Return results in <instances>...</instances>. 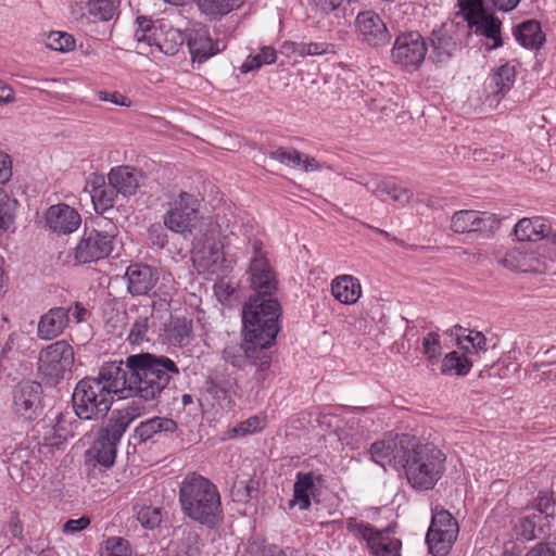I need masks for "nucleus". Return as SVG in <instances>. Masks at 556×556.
<instances>
[{"label": "nucleus", "instance_id": "obj_61", "mask_svg": "<svg viewBox=\"0 0 556 556\" xmlns=\"http://www.w3.org/2000/svg\"><path fill=\"white\" fill-rule=\"evenodd\" d=\"M97 96H98L99 100L109 101L116 105H121V106H130L131 105V101L127 97H125L124 94H122L117 91H114V92L99 91L97 93Z\"/></svg>", "mask_w": 556, "mask_h": 556}, {"label": "nucleus", "instance_id": "obj_47", "mask_svg": "<svg viewBox=\"0 0 556 556\" xmlns=\"http://www.w3.org/2000/svg\"><path fill=\"white\" fill-rule=\"evenodd\" d=\"M454 529L455 532H459V527L456 519L445 509L435 507L433 509L431 525L429 529Z\"/></svg>", "mask_w": 556, "mask_h": 556}, {"label": "nucleus", "instance_id": "obj_11", "mask_svg": "<svg viewBox=\"0 0 556 556\" xmlns=\"http://www.w3.org/2000/svg\"><path fill=\"white\" fill-rule=\"evenodd\" d=\"M427 51L425 38L417 31H408L396 37L391 55L394 63L415 71L424 63Z\"/></svg>", "mask_w": 556, "mask_h": 556}, {"label": "nucleus", "instance_id": "obj_21", "mask_svg": "<svg viewBox=\"0 0 556 556\" xmlns=\"http://www.w3.org/2000/svg\"><path fill=\"white\" fill-rule=\"evenodd\" d=\"M551 226L542 216L521 218L514 228V233L519 241H538L546 237Z\"/></svg>", "mask_w": 556, "mask_h": 556}, {"label": "nucleus", "instance_id": "obj_63", "mask_svg": "<svg viewBox=\"0 0 556 556\" xmlns=\"http://www.w3.org/2000/svg\"><path fill=\"white\" fill-rule=\"evenodd\" d=\"M388 181L380 179L377 175H371L367 180H361L359 184L374 194H379L386 189Z\"/></svg>", "mask_w": 556, "mask_h": 556}, {"label": "nucleus", "instance_id": "obj_39", "mask_svg": "<svg viewBox=\"0 0 556 556\" xmlns=\"http://www.w3.org/2000/svg\"><path fill=\"white\" fill-rule=\"evenodd\" d=\"M430 43L432 50L429 59L434 63L446 62L451 58L452 51L455 47V43L451 37L444 36L437 31L432 33L430 37Z\"/></svg>", "mask_w": 556, "mask_h": 556}, {"label": "nucleus", "instance_id": "obj_52", "mask_svg": "<svg viewBox=\"0 0 556 556\" xmlns=\"http://www.w3.org/2000/svg\"><path fill=\"white\" fill-rule=\"evenodd\" d=\"M267 349H257L256 353H254V357L250 359L251 364L257 366L254 378L258 383H262L266 374L270 367V356L266 352Z\"/></svg>", "mask_w": 556, "mask_h": 556}, {"label": "nucleus", "instance_id": "obj_36", "mask_svg": "<svg viewBox=\"0 0 556 556\" xmlns=\"http://www.w3.org/2000/svg\"><path fill=\"white\" fill-rule=\"evenodd\" d=\"M516 77L515 67L505 64L497 68V71L493 74L491 78V84L493 85V96L500 100L504 97L513 87Z\"/></svg>", "mask_w": 556, "mask_h": 556}, {"label": "nucleus", "instance_id": "obj_18", "mask_svg": "<svg viewBox=\"0 0 556 556\" xmlns=\"http://www.w3.org/2000/svg\"><path fill=\"white\" fill-rule=\"evenodd\" d=\"M468 27L479 36L486 39L489 50L497 49L503 46L501 37L502 22L488 11L467 21Z\"/></svg>", "mask_w": 556, "mask_h": 556}, {"label": "nucleus", "instance_id": "obj_62", "mask_svg": "<svg viewBox=\"0 0 556 556\" xmlns=\"http://www.w3.org/2000/svg\"><path fill=\"white\" fill-rule=\"evenodd\" d=\"M12 177V161L11 157L0 152V184H7Z\"/></svg>", "mask_w": 556, "mask_h": 556}, {"label": "nucleus", "instance_id": "obj_14", "mask_svg": "<svg viewBox=\"0 0 556 556\" xmlns=\"http://www.w3.org/2000/svg\"><path fill=\"white\" fill-rule=\"evenodd\" d=\"M501 225L497 215L475 210H462L453 214L451 229L456 233L480 232L492 235Z\"/></svg>", "mask_w": 556, "mask_h": 556}, {"label": "nucleus", "instance_id": "obj_26", "mask_svg": "<svg viewBox=\"0 0 556 556\" xmlns=\"http://www.w3.org/2000/svg\"><path fill=\"white\" fill-rule=\"evenodd\" d=\"M458 536V532H455L454 529H429L426 535V542L429 546V551L434 556H446L454 542Z\"/></svg>", "mask_w": 556, "mask_h": 556}, {"label": "nucleus", "instance_id": "obj_53", "mask_svg": "<svg viewBox=\"0 0 556 556\" xmlns=\"http://www.w3.org/2000/svg\"><path fill=\"white\" fill-rule=\"evenodd\" d=\"M381 194H387L390 200L399 206L406 205L413 195L408 189L402 188L390 180L388 181L386 189H383Z\"/></svg>", "mask_w": 556, "mask_h": 556}, {"label": "nucleus", "instance_id": "obj_4", "mask_svg": "<svg viewBox=\"0 0 556 556\" xmlns=\"http://www.w3.org/2000/svg\"><path fill=\"white\" fill-rule=\"evenodd\" d=\"M445 454L431 443L421 444L414 438L402 467L415 490H432L445 470Z\"/></svg>", "mask_w": 556, "mask_h": 556}, {"label": "nucleus", "instance_id": "obj_46", "mask_svg": "<svg viewBox=\"0 0 556 556\" xmlns=\"http://www.w3.org/2000/svg\"><path fill=\"white\" fill-rule=\"evenodd\" d=\"M101 556H132V551L124 538L110 536L103 543Z\"/></svg>", "mask_w": 556, "mask_h": 556}, {"label": "nucleus", "instance_id": "obj_60", "mask_svg": "<svg viewBox=\"0 0 556 556\" xmlns=\"http://www.w3.org/2000/svg\"><path fill=\"white\" fill-rule=\"evenodd\" d=\"M348 0H312V5L321 15L339 10Z\"/></svg>", "mask_w": 556, "mask_h": 556}, {"label": "nucleus", "instance_id": "obj_59", "mask_svg": "<svg viewBox=\"0 0 556 556\" xmlns=\"http://www.w3.org/2000/svg\"><path fill=\"white\" fill-rule=\"evenodd\" d=\"M253 488L244 480H237L231 488V495L233 501L245 503L251 497Z\"/></svg>", "mask_w": 556, "mask_h": 556}, {"label": "nucleus", "instance_id": "obj_34", "mask_svg": "<svg viewBox=\"0 0 556 556\" xmlns=\"http://www.w3.org/2000/svg\"><path fill=\"white\" fill-rule=\"evenodd\" d=\"M472 367V359L467 354H459L456 351L447 353L441 362L440 371L442 375L466 376Z\"/></svg>", "mask_w": 556, "mask_h": 556}, {"label": "nucleus", "instance_id": "obj_28", "mask_svg": "<svg viewBox=\"0 0 556 556\" xmlns=\"http://www.w3.org/2000/svg\"><path fill=\"white\" fill-rule=\"evenodd\" d=\"M188 47L193 60L199 62H204L219 52L218 43L214 42L206 31H197L190 36Z\"/></svg>", "mask_w": 556, "mask_h": 556}, {"label": "nucleus", "instance_id": "obj_38", "mask_svg": "<svg viewBox=\"0 0 556 556\" xmlns=\"http://www.w3.org/2000/svg\"><path fill=\"white\" fill-rule=\"evenodd\" d=\"M165 332L172 343L179 345L188 344L192 336L191 321L186 318H172L165 328Z\"/></svg>", "mask_w": 556, "mask_h": 556}, {"label": "nucleus", "instance_id": "obj_51", "mask_svg": "<svg viewBox=\"0 0 556 556\" xmlns=\"http://www.w3.org/2000/svg\"><path fill=\"white\" fill-rule=\"evenodd\" d=\"M200 255V258L206 264L210 265H217L224 260V253L222 251V245L219 242H216L215 240L213 242L207 241L203 245L201 250L197 252Z\"/></svg>", "mask_w": 556, "mask_h": 556}, {"label": "nucleus", "instance_id": "obj_2", "mask_svg": "<svg viewBox=\"0 0 556 556\" xmlns=\"http://www.w3.org/2000/svg\"><path fill=\"white\" fill-rule=\"evenodd\" d=\"M179 504L188 518L210 529L223 521L219 491L201 475L191 472L184 478L179 485Z\"/></svg>", "mask_w": 556, "mask_h": 556}, {"label": "nucleus", "instance_id": "obj_8", "mask_svg": "<svg viewBox=\"0 0 556 556\" xmlns=\"http://www.w3.org/2000/svg\"><path fill=\"white\" fill-rule=\"evenodd\" d=\"M251 249L252 256L247 273L250 287L255 292L253 296H273L278 289L276 271L271 267L260 240L252 241Z\"/></svg>", "mask_w": 556, "mask_h": 556}, {"label": "nucleus", "instance_id": "obj_7", "mask_svg": "<svg viewBox=\"0 0 556 556\" xmlns=\"http://www.w3.org/2000/svg\"><path fill=\"white\" fill-rule=\"evenodd\" d=\"M344 522L349 533L364 541L372 556H401V541L390 535L394 531V526L377 530L370 523L354 517L346 518Z\"/></svg>", "mask_w": 556, "mask_h": 556}, {"label": "nucleus", "instance_id": "obj_50", "mask_svg": "<svg viewBox=\"0 0 556 556\" xmlns=\"http://www.w3.org/2000/svg\"><path fill=\"white\" fill-rule=\"evenodd\" d=\"M47 47L54 51H70L75 47L72 35L62 31H51L48 35Z\"/></svg>", "mask_w": 556, "mask_h": 556}, {"label": "nucleus", "instance_id": "obj_37", "mask_svg": "<svg viewBox=\"0 0 556 556\" xmlns=\"http://www.w3.org/2000/svg\"><path fill=\"white\" fill-rule=\"evenodd\" d=\"M541 520V515L535 511H526L520 515L514 525L517 536L528 541L535 539L536 531H541V527H539Z\"/></svg>", "mask_w": 556, "mask_h": 556}, {"label": "nucleus", "instance_id": "obj_5", "mask_svg": "<svg viewBox=\"0 0 556 556\" xmlns=\"http://www.w3.org/2000/svg\"><path fill=\"white\" fill-rule=\"evenodd\" d=\"M143 412L144 407L136 402H132L124 409L113 412L92 446L94 458L99 464L104 467H110L114 464L116 448L123 434L131 421L141 416Z\"/></svg>", "mask_w": 556, "mask_h": 556}, {"label": "nucleus", "instance_id": "obj_6", "mask_svg": "<svg viewBox=\"0 0 556 556\" xmlns=\"http://www.w3.org/2000/svg\"><path fill=\"white\" fill-rule=\"evenodd\" d=\"M117 227L108 219L97 222V228L85 230L84 236L74 249V260L84 265L108 257L113 251V241Z\"/></svg>", "mask_w": 556, "mask_h": 556}, {"label": "nucleus", "instance_id": "obj_1", "mask_svg": "<svg viewBox=\"0 0 556 556\" xmlns=\"http://www.w3.org/2000/svg\"><path fill=\"white\" fill-rule=\"evenodd\" d=\"M178 375L179 368L173 359L151 353L129 355L125 362L104 363L98 376L86 377L76 384L72 395L75 414L85 420L102 419L114 396L154 401Z\"/></svg>", "mask_w": 556, "mask_h": 556}, {"label": "nucleus", "instance_id": "obj_3", "mask_svg": "<svg viewBox=\"0 0 556 556\" xmlns=\"http://www.w3.org/2000/svg\"><path fill=\"white\" fill-rule=\"evenodd\" d=\"M280 303L273 296H251L242 311L243 330L248 342L268 349L280 330Z\"/></svg>", "mask_w": 556, "mask_h": 556}, {"label": "nucleus", "instance_id": "obj_12", "mask_svg": "<svg viewBox=\"0 0 556 556\" xmlns=\"http://www.w3.org/2000/svg\"><path fill=\"white\" fill-rule=\"evenodd\" d=\"M414 435L396 434L376 441L370 446L371 459L386 467L387 465L396 467L403 464L409 446L414 444Z\"/></svg>", "mask_w": 556, "mask_h": 556}, {"label": "nucleus", "instance_id": "obj_23", "mask_svg": "<svg viewBox=\"0 0 556 556\" xmlns=\"http://www.w3.org/2000/svg\"><path fill=\"white\" fill-rule=\"evenodd\" d=\"M316 491L315 476L313 472H298L293 484V497L289 502L290 507L299 506L301 510H306L311 506V497Z\"/></svg>", "mask_w": 556, "mask_h": 556}, {"label": "nucleus", "instance_id": "obj_54", "mask_svg": "<svg viewBox=\"0 0 556 556\" xmlns=\"http://www.w3.org/2000/svg\"><path fill=\"white\" fill-rule=\"evenodd\" d=\"M336 46L330 42H303L302 58L303 56H316L324 54H334Z\"/></svg>", "mask_w": 556, "mask_h": 556}, {"label": "nucleus", "instance_id": "obj_35", "mask_svg": "<svg viewBox=\"0 0 556 556\" xmlns=\"http://www.w3.org/2000/svg\"><path fill=\"white\" fill-rule=\"evenodd\" d=\"M119 0H88L86 10L92 22H108L117 14Z\"/></svg>", "mask_w": 556, "mask_h": 556}, {"label": "nucleus", "instance_id": "obj_64", "mask_svg": "<svg viewBox=\"0 0 556 556\" xmlns=\"http://www.w3.org/2000/svg\"><path fill=\"white\" fill-rule=\"evenodd\" d=\"M149 238L154 245L164 248L168 242L167 235L163 231L160 225H152L149 228Z\"/></svg>", "mask_w": 556, "mask_h": 556}, {"label": "nucleus", "instance_id": "obj_27", "mask_svg": "<svg viewBox=\"0 0 556 556\" xmlns=\"http://www.w3.org/2000/svg\"><path fill=\"white\" fill-rule=\"evenodd\" d=\"M20 207L17 199L11 197L3 188H0V229L14 233Z\"/></svg>", "mask_w": 556, "mask_h": 556}, {"label": "nucleus", "instance_id": "obj_57", "mask_svg": "<svg viewBox=\"0 0 556 556\" xmlns=\"http://www.w3.org/2000/svg\"><path fill=\"white\" fill-rule=\"evenodd\" d=\"M459 9L466 22L486 11L482 0H459Z\"/></svg>", "mask_w": 556, "mask_h": 556}, {"label": "nucleus", "instance_id": "obj_43", "mask_svg": "<svg viewBox=\"0 0 556 556\" xmlns=\"http://www.w3.org/2000/svg\"><path fill=\"white\" fill-rule=\"evenodd\" d=\"M501 264L513 271L528 273L532 269L529 264V255L518 249L507 251Z\"/></svg>", "mask_w": 556, "mask_h": 556}, {"label": "nucleus", "instance_id": "obj_20", "mask_svg": "<svg viewBox=\"0 0 556 556\" xmlns=\"http://www.w3.org/2000/svg\"><path fill=\"white\" fill-rule=\"evenodd\" d=\"M331 293L337 301L343 304H354L362 295V286L352 275H341L331 282Z\"/></svg>", "mask_w": 556, "mask_h": 556}, {"label": "nucleus", "instance_id": "obj_49", "mask_svg": "<svg viewBox=\"0 0 556 556\" xmlns=\"http://www.w3.org/2000/svg\"><path fill=\"white\" fill-rule=\"evenodd\" d=\"M63 419V415L59 414L55 417L56 425L52 427L51 434L46 433L43 437L42 442L39 443L41 447H47L49 451H52L53 448H59L60 445H62L66 440V434L62 433L61 430V421Z\"/></svg>", "mask_w": 556, "mask_h": 556}, {"label": "nucleus", "instance_id": "obj_58", "mask_svg": "<svg viewBox=\"0 0 556 556\" xmlns=\"http://www.w3.org/2000/svg\"><path fill=\"white\" fill-rule=\"evenodd\" d=\"M264 427V420L261 419L257 416L250 417L249 419L242 421L240 425H238L233 432L237 435H245L250 433H254L258 430H261Z\"/></svg>", "mask_w": 556, "mask_h": 556}, {"label": "nucleus", "instance_id": "obj_30", "mask_svg": "<svg viewBox=\"0 0 556 556\" xmlns=\"http://www.w3.org/2000/svg\"><path fill=\"white\" fill-rule=\"evenodd\" d=\"M516 40L525 48L538 49L544 41L541 25L536 21H527L514 28Z\"/></svg>", "mask_w": 556, "mask_h": 556}, {"label": "nucleus", "instance_id": "obj_22", "mask_svg": "<svg viewBox=\"0 0 556 556\" xmlns=\"http://www.w3.org/2000/svg\"><path fill=\"white\" fill-rule=\"evenodd\" d=\"M141 173L128 166H119L109 173V182L123 195L136 193L140 184Z\"/></svg>", "mask_w": 556, "mask_h": 556}, {"label": "nucleus", "instance_id": "obj_24", "mask_svg": "<svg viewBox=\"0 0 556 556\" xmlns=\"http://www.w3.org/2000/svg\"><path fill=\"white\" fill-rule=\"evenodd\" d=\"M136 23L138 25L135 30L136 48L140 53H144L147 49H150L149 52L153 54L159 39L160 26H155L153 21L146 16H138Z\"/></svg>", "mask_w": 556, "mask_h": 556}, {"label": "nucleus", "instance_id": "obj_15", "mask_svg": "<svg viewBox=\"0 0 556 556\" xmlns=\"http://www.w3.org/2000/svg\"><path fill=\"white\" fill-rule=\"evenodd\" d=\"M42 387L36 381H24L13 390V409L26 420H34L41 412Z\"/></svg>", "mask_w": 556, "mask_h": 556}, {"label": "nucleus", "instance_id": "obj_40", "mask_svg": "<svg viewBox=\"0 0 556 556\" xmlns=\"http://www.w3.org/2000/svg\"><path fill=\"white\" fill-rule=\"evenodd\" d=\"M457 334V345L459 349L464 350L466 354L475 353L479 355L480 353L486 352V338L480 331L470 330L468 334L460 336Z\"/></svg>", "mask_w": 556, "mask_h": 556}, {"label": "nucleus", "instance_id": "obj_19", "mask_svg": "<svg viewBox=\"0 0 556 556\" xmlns=\"http://www.w3.org/2000/svg\"><path fill=\"white\" fill-rule=\"evenodd\" d=\"M70 323V311L66 307H53L43 314L37 327V336L41 340H52L63 333Z\"/></svg>", "mask_w": 556, "mask_h": 556}, {"label": "nucleus", "instance_id": "obj_13", "mask_svg": "<svg viewBox=\"0 0 556 556\" xmlns=\"http://www.w3.org/2000/svg\"><path fill=\"white\" fill-rule=\"evenodd\" d=\"M357 40L371 48L386 46L391 40L387 24L378 13L371 10L359 12L354 21Z\"/></svg>", "mask_w": 556, "mask_h": 556}, {"label": "nucleus", "instance_id": "obj_56", "mask_svg": "<svg viewBox=\"0 0 556 556\" xmlns=\"http://www.w3.org/2000/svg\"><path fill=\"white\" fill-rule=\"evenodd\" d=\"M179 552L185 556H197L200 553V538L195 532L188 531L184 534Z\"/></svg>", "mask_w": 556, "mask_h": 556}, {"label": "nucleus", "instance_id": "obj_9", "mask_svg": "<svg viewBox=\"0 0 556 556\" xmlns=\"http://www.w3.org/2000/svg\"><path fill=\"white\" fill-rule=\"evenodd\" d=\"M74 363L73 348L60 340L42 349L38 357V370L51 382H58L71 370Z\"/></svg>", "mask_w": 556, "mask_h": 556}, {"label": "nucleus", "instance_id": "obj_10", "mask_svg": "<svg viewBox=\"0 0 556 556\" xmlns=\"http://www.w3.org/2000/svg\"><path fill=\"white\" fill-rule=\"evenodd\" d=\"M198 198L188 192H180L163 216L164 226L176 233H191L198 219Z\"/></svg>", "mask_w": 556, "mask_h": 556}, {"label": "nucleus", "instance_id": "obj_17", "mask_svg": "<svg viewBox=\"0 0 556 556\" xmlns=\"http://www.w3.org/2000/svg\"><path fill=\"white\" fill-rule=\"evenodd\" d=\"M125 277L127 279V290L134 296L148 295L159 280L156 270L144 264L129 265Z\"/></svg>", "mask_w": 556, "mask_h": 556}, {"label": "nucleus", "instance_id": "obj_25", "mask_svg": "<svg viewBox=\"0 0 556 556\" xmlns=\"http://www.w3.org/2000/svg\"><path fill=\"white\" fill-rule=\"evenodd\" d=\"M237 379L225 372L216 371L207 380V391L217 399L231 400L238 395Z\"/></svg>", "mask_w": 556, "mask_h": 556}, {"label": "nucleus", "instance_id": "obj_42", "mask_svg": "<svg viewBox=\"0 0 556 556\" xmlns=\"http://www.w3.org/2000/svg\"><path fill=\"white\" fill-rule=\"evenodd\" d=\"M118 191L112 184L103 185L94 188L91 194V199L97 211H106L113 207Z\"/></svg>", "mask_w": 556, "mask_h": 556}, {"label": "nucleus", "instance_id": "obj_41", "mask_svg": "<svg viewBox=\"0 0 556 556\" xmlns=\"http://www.w3.org/2000/svg\"><path fill=\"white\" fill-rule=\"evenodd\" d=\"M134 511L137 520L146 529L157 528L163 519L162 509L152 505H135Z\"/></svg>", "mask_w": 556, "mask_h": 556}, {"label": "nucleus", "instance_id": "obj_45", "mask_svg": "<svg viewBox=\"0 0 556 556\" xmlns=\"http://www.w3.org/2000/svg\"><path fill=\"white\" fill-rule=\"evenodd\" d=\"M276 50L271 47H264L261 52L250 55L241 66L243 73L260 68L263 64H271L276 61Z\"/></svg>", "mask_w": 556, "mask_h": 556}, {"label": "nucleus", "instance_id": "obj_29", "mask_svg": "<svg viewBox=\"0 0 556 556\" xmlns=\"http://www.w3.org/2000/svg\"><path fill=\"white\" fill-rule=\"evenodd\" d=\"M177 430L175 420L166 417H153L140 422L136 428V435L141 441H148L157 433H173Z\"/></svg>", "mask_w": 556, "mask_h": 556}, {"label": "nucleus", "instance_id": "obj_16", "mask_svg": "<svg viewBox=\"0 0 556 556\" xmlns=\"http://www.w3.org/2000/svg\"><path fill=\"white\" fill-rule=\"evenodd\" d=\"M43 218L45 226L59 236L73 233L81 225V216L78 211L65 203L49 206Z\"/></svg>", "mask_w": 556, "mask_h": 556}, {"label": "nucleus", "instance_id": "obj_44", "mask_svg": "<svg viewBox=\"0 0 556 556\" xmlns=\"http://www.w3.org/2000/svg\"><path fill=\"white\" fill-rule=\"evenodd\" d=\"M422 352L429 365L434 366L439 363L442 355V345L439 333L429 332L424 337Z\"/></svg>", "mask_w": 556, "mask_h": 556}, {"label": "nucleus", "instance_id": "obj_55", "mask_svg": "<svg viewBox=\"0 0 556 556\" xmlns=\"http://www.w3.org/2000/svg\"><path fill=\"white\" fill-rule=\"evenodd\" d=\"M270 159L279 161L282 164L299 167L301 165L302 152L298 150L278 149L269 153Z\"/></svg>", "mask_w": 556, "mask_h": 556}, {"label": "nucleus", "instance_id": "obj_32", "mask_svg": "<svg viewBox=\"0 0 556 556\" xmlns=\"http://www.w3.org/2000/svg\"><path fill=\"white\" fill-rule=\"evenodd\" d=\"M257 349H260V346L248 342L244 338L241 343L227 345L223 351V358L235 367H243L254 357V353H256Z\"/></svg>", "mask_w": 556, "mask_h": 556}, {"label": "nucleus", "instance_id": "obj_33", "mask_svg": "<svg viewBox=\"0 0 556 556\" xmlns=\"http://www.w3.org/2000/svg\"><path fill=\"white\" fill-rule=\"evenodd\" d=\"M243 0H198L199 10L210 20H219L239 9Z\"/></svg>", "mask_w": 556, "mask_h": 556}, {"label": "nucleus", "instance_id": "obj_48", "mask_svg": "<svg viewBox=\"0 0 556 556\" xmlns=\"http://www.w3.org/2000/svg\"><path fill=\"white\" fill-rule=\"evenodd\" d=\"M149 331V317L139 316L136 318L128 333V341L132 345L141 344L144 341H149L147 334Z\"/></svg>", "mask_w": 556, "mask_h": 556}, {"label": "nucleus", "instance_id": "obj_31", "mask_svg": "<svg viewBox=\"0 0 556 556\" xmlns=\"http://www.w3.org/2000/svg\"><path fill=\"white\" fill-rule=\"evenodd\" d=\"M184 42L185 36L180 30L161 24L159 39L156 41L154 52L159 51L166 55H175L180 50Z\"/></svg>", "mask_w": 556, "mask_h": 556}]
</instances>
